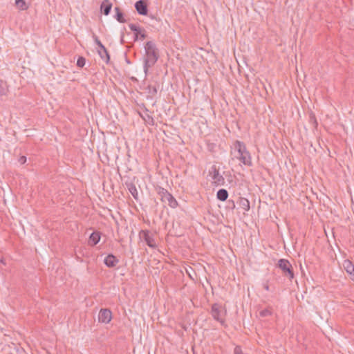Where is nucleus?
Returning a JSON list of instances; mask_svg holds the SVG:
<instances>
[{"mask_svg": "<svg viewBox=\"0 0 354 354\" xmlns=\"http://www.w3.org/2000/svg\"><path fill=\"white\" fill-rule=\"evenodd\" d=\"M129 27L131 30H132L133 32H135V34L136 35V37H138V32H140V28L139 27H138L136 25L133 24H129Z\"/></svg>", "mask_w": 354, "mask_h": 354, "instance_id": "nucleus-23", "label": "nucleus"}, {"mask_svg": "<svg viewBox=\"0 0 354 354\" xmlns=\"http://www.w3.org/2000/svg\"><path fill=\"white\" fill-rule=\"evenodd\" d=\"M272 311L270 309H263L260 311L259 315L261 317H268L271 315Z\"/></svg>", "mask_w": 354, "mask_h": 354, "instance_id": "nucleus-24", "label": "nucleus"}, {"mask_svg": "<svg viewBox=\"0 0 354 354\" xmlns=\"http://www.w3.org/2000/svg\"><path fill=\"white\" fill-rule=\"evenodd\" d=\"M137 12L142 15H146L147 14V7L145 1L139 0L135 4Z\"/></svg>", "mask_w": 354, "mask_h": 354, "instance_id": "nucleus-7", "label": "nucleus"}, {"mask_svg": "<svg viewBox=\"0 0 354 354\" xmlns=\"http://www.w3.org/2000/svg\"><path fill=\"white\" fill-rule=\"evenodd\" d=\"M100 240V234L99 232H93L88 239V244L91 246L95 245Z\"/></svg>", "mask_w": 354, "mask_h": 354, "instance_id": "nucleus-10", "label": "nucleus"}, {"mask_svg": "<svg viewBox=\"0 0 354 354\" xmlns=\"http://www.w3.org/2000/svg\"><path fill=\"white\" fill-rule=\"evenodd\" d=\"M231 206H232V208L235 207V203H234V202L233 201H232Z\"/></svg>", "mask_w": 354, "mask_h": 354, "instance_id": "nucleus-34", "label": "nucleus"}, {"mask_svg": "<svg viewBox=\"0 0 354 354\" xmlns=\"http://www.w3.org/2000/svg\"><path fill=\"white\" fill-rule=\"evenodd\" d=\"M8 91L7 83L3 80H0V97L6 95Z\"/></svg>", "mask_w": 354, "mask_h": 354, "instance_id": "nucleus-20", "label": "nucleus"}, {"mask_svg": "<svg viewBox=\"0 0 354 354\" xmlns=\"http://www.w3.org/2000/svg\"><path fill=\"white\" fill-rule=\"evenodd\" d=\"M19 162L21 164H24L26 162V157H25V156L20 157L19 159Z\"/></svg>", "mask_w": 354, "mask_h": 354, "instance_id": "nucleus-30", "label": "nucleus"}, {"mask_svg": "<svg viewBox=\"0 0 354 354\" xmlns=\"http://www.w3.org/2000/svg\"><path fill=\"white\" fill-rule=\"evenodd\" d=\"M225 310L218 304H214L212 306L211 315L214 319L219 322L221 324H224V316L225 315Z\"/></svg>", "mask_w": 354, "mask_h": 354, "instance_id": "nucleus-4", "label": "nucleus"}, {"mask_svg": "<svg viewBox=\"0 0 354 354\" xmlns=\"http://www.w3.org/2000/svg\"><path fill=\"white\" fill-rule=\"evenodd\" d=\"M156 190H157L158 195L160 196V200L162 202H165V197L167 196V194H169V192L167 189H165L161 187H158L156 188Z\"/></svg>", "mask_w": 354, "mask_h": 354, "instance_id": "nucleus-18", "label": "nucleus"}, {"mask_svg": "<svg viewBox=\"0 0 354 354\" xmlns=\"http://www.w3.org/2000/svg\"><path fill=\"white\" fill-rule=\"evenodd\" d=\"M344 268L346 272L350 274L351 279L354 280V265L349 260H346L343 263Z\"/></svg>", "mask_w": 354, "mask_h": 354, "instance_id": "nucleus-8", "label": "nucleus"}, {"mask_svg": "<svg viewBox=\"0 0 354 354\" xmlns=\"http://www.w3.org/2000/svg\"><path fill=\"white\" fill-rule=\"evenodd\" d=\"M112 319V313L109 309H101L98 315L100 322L108 324Z\"/></svg>", "mask_w": 354, "mask_h": 354, "instance_id": "nucleus-6", "label": "nucleus"}, {"mask_svg": "<svg viewBox=\"0 0 354 354\" xmlns=\"http://www.w3.org/2000/svg\"><path fill=\"white\" fill-rule=\"evenodd\" d=\"M15 4L20 10H26L28 8L26 0H15Z\"/></svg>", "mask_w": 354, "mask_h": 354, "instance_id": "nucleus-19", "label": "nucleus"}, {"mask_svg": "<svg viewBox=\"0 0 354 354\" xmlns=\"http://www.w3.org/2000/svg\"><path fill=\"white\" fill-rule=\"evenodd\" d=\"M217 198L221 201H225L228 197V192L225 189H221L217 192Z\"/></svg>", "mask_w": 354, "mask_h": 354, "instance_id": "nucleus-17", "label": "nucleus"}, {"mask_svg": "<svg viewBox=\"0 0 354 354\" xmlns=\"http://www.w3.org/2000/svg\"><path fill=\"white\" fill-rule=\"evenodd\" d=\"M234 354H243L241 346H236L234 349Z\"/></svg>", "mask_w": 354, "mask_h": 354, "instance_id": "nucleus-27", "label": "nucleus"}, {"mask_svg": "<svg viewBox=\"0 0 354 354\" xmlns=\"http://www.w3.org/2000/svg\"><path fill=\"white\" fill-rule=\"evenodd\" d=\"M224 179H225V178H217V181H215V183H216L217 185H223V183H224Z\"/></svg>", "mask_w": 354, "mask_h": 354, "instance_id": "nucleus-29", "label": "nucleus"}, {"mask_svg": "<svg viewBox=\"0 0 354 354\" xmlns=\"http://www.w3.org/2000/svg\"><path fill=\"white\" fill-rule=\"evenodd\" d=\"M167 203L168 205L171 208H176L178 206V202L176 198L169 193L167 196L165 197V202Z\"/></svg>", "mask_w": 354, "mask_h": 354, "instance_id": "nucleus-13", "label": "nucleus"}, {"mask_svg": "<svg viewBox=\"0 0 354 354\" xmlns=\"http://www.w3.org/2000/svg\"><path fill=\"white\" fill-rule=\"evenodd\" d=\"M231 206H232V208L235 207V203H234V202L233 201H232Z\"/></svg>", "mask_w": 354, "mask_h": 354, "instance_id": "nucleus-35", "label": "nucleus"}, {"mask_svg": "<svg viewBox=\"0 0 354 354\" xmlns=\"http://www.w3.org/2000/svg\"><path fill=\"white\" fill-rule=\"evenodd\" d=\"M138 35H140V39H144L146 37V35L144 32H142V30L140 29V32H138Z\"/></svg>", "mask_w": 354, "mask_h": 354, "instance_id": "nucleus-32", "label": "nucleus"}, {"mask_svg": "<svg viewBox=\"0 0 354 354\" xmlns=\"http://www.w3.org/2000/svg\"><path fill=\"white\" fill-rule=\"evenodd\" d=\"M148 97L153 98L157 94V88L153 85H149L147 88Z\"/></svg>", "mask_w": 354, "mask_h": 354, "instance_id": "nucleus-21", "label": "nucleus"}, {"mask_svg": "<svg viewBox=\"0 0 354 354\" xmlns=\"http://www.w3.org/2000/svg\"><path fill=\"white\" fill-rule=\"evenodd\" d=\"M140 115L145 120V122L150 125H153L154 121L153 118L148 113V110H145L143 113H140Z\"/></svg>", "mask_w": 354, "mask_h": 354, "instance_id": "nucleus-14", "label": "nucleus"}, {"mask_svg": "<svg viewBox=\"0 0 354 354\" xmlns=\"http://www.w3.org/2000/svg\"><path fill=\"white\" fill-rule=\"evenodd\" d=\"M126 185L133 198L138 199V192L135 185L132 183H126Z\"/></svg>", "mask_w": 354, "mask_h": 354, "instance_id": "nucleus-16", "label": "nucleus"}, {"mask_svg": "<svg viewBox=\"0 0 354 354\" xmlns=\"http://www.w3.org/2000/svg\"><path fill=\"white\" fill-rule=\"evenodd\" d=\"M0 262L3 264V265H6V262H5V259L4 258H1V260H0Z\"/></svg>", "mask_w": 354, "mask_h": 354, "instance_id": "nucleus-33", "label": "nucleus"}, {"mask_svg": "<svg viewBox=\"0 0 354 354\" xmlns=\"http://www.w3.org/2000/svg\"><path fill=\"white\" fill-rule=\"evenodd\" d=\"M85 63H86V59L84 57H80L78 59H77V66L82 68L83 67L84 65H85Z\"/></svg>", "mask_w": 354, "mask_h": 354, "instance_id": "nucleus-25", "label": "nucleus"}, {"mask_svg": "<svg viewBox=\"0 0 354 354\" xmlns=\"http://www.w3.org/2000/svg\"><path fill=\"white\" fill-rule=\"evenodd\" d=\"M209 172H210V173H212V172H213V173H214V174H213L212 177H214V178L220 177V176H219V172H218V171L217 170V169H216V166H214H214H212V167H211V169L209 170Z\"/></svg>", "mask_w": 354, "mask_h": 354, "instance_id": "nucleus-26", "label": "nucleus"}, {"mask_svg": "<svg viewBox=\"0 0 354 354\" xmlns=\"http://www.w3.org/2000/svg\"><path fill=\"white\" fill-rule=\"evenodd\" d=\"M263 287L266 291H269L270 288L268 281L263 284Z\"/></svg>", "mask_w": 354, "mask_h": 354, "instance_id": "nucleus-31", "label": "nucleus"}, {"mask_svg": "<svg viewBox=\"0 0 354 354\" xmlns=\"http://www.w3.org/2000/svg\"><path fill=\"white\" fill-rule=\"evenodd\" d=\"M145 57L144 64V71L147 75L149 68L153 66L157 62L159 55L158 49L153 41H147L145 46Z\"/></svg>", "mask_w": 354, "mask_h": 354, "instance_id": "nucleus-1", "label": "nucleus"}, {"mask_svg": "<svg viewBox=\"0 0 354 354\" xmlns=\"http://www.w3.org/2000/svg\"><path fill=\"white\" fill-rule=\"evenodd\" d=\"M238 203H239V205L240 206V207L241 209H243L244 211H245V212L249 211L250 206V202L247 198L240 197Z\"/></svg>", "mask_w": 354, "mask_h": 354, "instance_id": "nucleus-12", "label": "nucleus"}, {"mask_svg": "<svg viewBox=\"0 0 354 354\" xmlns=\"http://www.w3.org/2000/svg\"><path fill=\"white\" fill-rule=\"evenodd\" d=\"M119 262V260L113 254H109L104 259V263L109 268L115 267Z\"/></svg>", "mask_w": 354, "mask_h": 354, "instance_id": "nucleus-9", "label": "nucleus"}, {"mask_svg": "<svg viewBox=\"0 0 354 354\" xmlns=\"http://www.w3.org/2000/svg\"><path fill=\"white\" fill-rule=\"evenodd\" d=\"M231 153L234 158L239 160L245 165H251L250 155L243 142L236 141L232 148Z\"/></svg>", "mask_w": 354, "mask_h": 354, "instance_id": "nucleus-2", "label": "nucleus"}, {"mask_svg": "<svg viewBox=\"0 0 354 354\" xmlns=\"http://www.w3.org/2000/svg\"><path fill=\"white\" fill-rule=\"evenodd\" d=\"M115 11H116V19L117 20L120 22V23H124L125 21L123 18V15L122 13L120 11V9L118 8H115Z\"/></svg>", "mask_w": 354, "mask_h": 354, "instance_id": "nucleus-22", "label": "nucleus"}, {"mask_svg": "<svg viewBox=\"0 0 354 354\" xmlns=\"http://www.w3.org/2000/svg\"><path fill=\"white\" fill-rule=\"evenodd\" d=\"M93 38L94 39V41H95V44L98 46L100 49L103 50V53H104V55L107 57V59H109V53L107 52V50L104 47V46L102 44V42L99 40L98 37L95 35H93Z\"/></svg>", "mask_w": 354, "mask_h": 354, "instance_id": "nucleus-15", "label": "nucleus"}, {"mask_svg": "<svg viewBox=\"0 0 354 354\" xmlns=\"http://www.w3.org/2000/svg\"><path fill=\"white\" fill-rule=\"evenodd\" d=\"M98 53H99V55H100V56L101 57L102 59H106V62H108L109 60V59H107V57H106L104 53H103V50H102L101 49H100L98 50Z\"/></svg>", "mask_w": 354, "mask_h": 354, "instance_id": "nucleus-28", "label": "nucleus"}, {"mask_svg": "<svg viewBox=\"0 0 354 354\" xmlns=\"http://www.w3.org/2000/svg\"><path fill=\"white\" fill-rule=\"evenodd\" d=\"M140 236L143 238L147 245L152 248H156V243L153 235L148 230H142Z\"/></svg>", "mask_w": 354, "mask_h": 354, "instance_id": "nucleus-5", "label": "nucleus"}, {"mask_svg": "<svg viewBox=\"0 0 354 354\" xmlns=\"http://www.w3.org/2000/svg\"><path fill=\"white\" fill-rule=\"evenodd\" d=\"M112 3L109 0H104L101 4V11L105 15H108L111 11Z\"/></svg>", "mask_w": 354, "mask_h": 354, "instance_id": "nucleus-11", "label": "nucleus"}, {"mask_svg": "<svg viewBox=\"0 0 354 354\" xmlns=\"http://www.w3.org/2000/svg\"><path fill=\"white\" fill-rule=\"evenodd\" d=\"M277 266L282 270L284 276L292 280L295 275L293 268L290 261L285 259H281L278 261Z\"/></svg>", "mask_w": 354, "mask_h": 354, "instance_id": "nucleus-3", "label": "nucleus"}]
</instances>
